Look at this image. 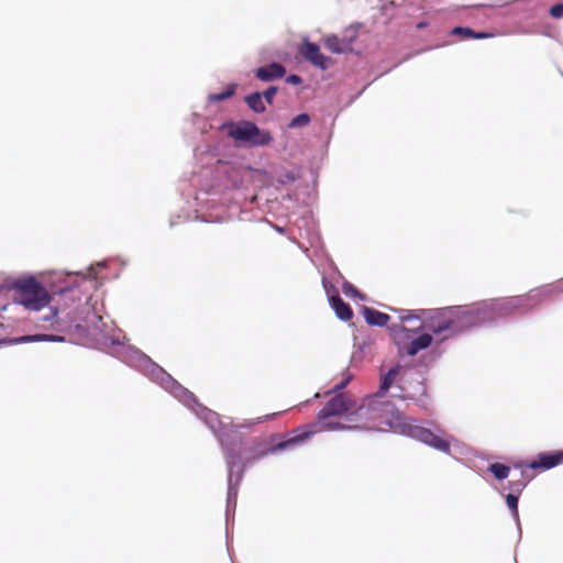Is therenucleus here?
<instances>
[{
    "label": "nucleus",
    "mask_w": 563,
    "mask_h": 563,
    "mask_svg": "<svg viewBox=\"0 0 563 563\" xmlns=\"http://www.w3.org/2000/svg\"><path fill=\"white\" fill-rule=\"evenodd\" d=\"M400 366L391 367L383 377L376 393L362 399V402L346 417L349 429L365 431L396 432L413 438L444 453H450V442L431 430L415 424L386 397V393L399 374Z\"/></svg>",
    "instance_id": "nucleus-1"
},
{
    "label": "nucleus",
    "mask_w": 563,
    "mask_h": 563,
    "mask_svg": "<svg viewBox=\"0 0 563 563\" xmlns=\"http://www.w3.org/2000/svg\"><path fill=\"white\" fill-rule=\"evenodd\" d=\"M353 379L352 373L346 369L341 374V380L336 383L329 393H335V395L324 405V407L318 412L317 416V429H306L299 432L298 434L289 438L286 441L279 442L273 445L269 450H264L258 454L253 456H246L242 463L241 472L244 468L253 463L254 461L267 455L268 452H275L279 450L287 449L297 443L303 442L309 439L312 434L322 430H342L346 427L335 420H332V417H341L347 415L355 409L354 399L345 394L339 393L343 388L347 386V384Z\"/></svg>",
    "instance_id": "nucleus-2"
},
{
    "label": "nucleus",
    "mask_w": 563,
    "mask_h": 563,
    "mask_svg": "<svg viewBox=\"0 0 563 563\" xmlns=\"http://www.w3.org/2000/svg\"><path fill=\"white\" fill-rule=\"evenodd\" d=\"M481 321V309L472 308L440 312L435 317L430 318L426 327L437 335L442 333L453 335L476 325Z\"/></svg>",
    "instance_id": "nucleus-3"
},
{
    "label": "nucleus",
    "mask_w": 563,
    "mask_h": 563,
    "mask_svg": "<svg viewBox=\"0 0 563 563\" xmlns=\"http://www.w3.org/2000/svg\"><path fill=\"white\" fill-rule=\"evenodd\" d=\"M11 287L16 292L18 302L26 310L40 311L52 301L46 288L32 276L14 280Z\"/></svg>",
    "instance_id": "nucleus-4"
},
{
    "label": "nucleus",
    "mask_w": 563,
    "mask_h": 563,
    "mask_svg": "<svg viewBox=\"0 0 563 563\" xmlns=\"http://www.w3.org/2000/svg\"><path fill=\"white\" fill-rule=\"evenodd\" d=\"M224 128L228 135L240 146H266L274 140L269 131L260 129L255 123L250 121L232 122Z\"/></svg>",
    "instance_id": "nucleus-5"
},
{
    "label": "nucleus",
    "mask_w": 563,
    "mask_h": 563,
    "mask_svg": "<svg viewBox=\"0 0 563 563\" xmlns=\"http://www.w3.org/2000/svg\"><path fill=\"white\" fill-rule=\"evenodd\" d=\"M551 296V289H534L525 296L511 297L505 302L509 310L532 309Z\"/></svg>",
    "instance_id": "nucleus-6"
},
{
    "label": "nucleus",
    "mask_w": 563,
    "mask_h": 563,
    "mask_svg": "<svg viewBox=\"0 0 563 563\" xmlns=\"http://www.w3.org/2000/svg\"><path fill=\"white\" fill-rule=\"evenodd\" d=\"M563 464V450L553 452H542L532 461L519 462L515 464L516 468H529L537 471H547Z\"/></svg>",
    "instance_id": "nucleus-7"
},
{
    "label": "nucleus",
    "mask_w": 563,
    "mask_h": 563,
    "mask_svg": "<svg viewBox=\"0 0 563 563\" xmlns=\"http://www.w3.org/2000/svg\"><path fill=\"white\" fill-rule=\"evenodd\" d=\"M356 37V30L349 29L345 32V35L340 38L336 35H329L324 38L325 47L334 54H343L347 52H352L353 49V41Z\"/></svg>",
    "instance_id": "nucleus-8"
},
{
    "label": "nucleus",
    "mask_w": 563,
    "mask_h": 563,
    "mask_svg": "<svg viewBox=\"0 0 563 563\" xmlns=\"http://www.w3.org/2000/svg\"><path fill=\"white\" fill-rule=\"evenodd\" d=\"M300 55L312 65L327 69L330 63V58L321 54L320 47L311 42L306 41L299 47Z\"/></svg>",
    "instance_id": "nucleus-9"
},
{
    "label": "nucleus",
    "mask_w": 563,
    "mask_h": 563,
    "mask_svg": "<svg viewBox=\"0 0 563 563\" xmlns=\"http://www.w3.org/2000/svg\"><path fill=\"white\" fill-rule=\"evenodd\" d=\"M412 321H415L417 324H413L411 330H418L423 325V323L419 317L413 316L412 313L408 312L407 314L400 317V322L393 323L388 329H389L391 335L395 339H397L398 336H400V334L409 331L406 323H410Z\"/></svg>",
    "instance_id": "nucleus-10"
},
{
    "label": "nucleus",
    "mask_w": 563,
    "mask_h": 563,
    "mask_svg": "<svg viewBox=\"0 0 563 563\" xmlns=\"http://www.w3.org/2000/svg\"><path fill=\"white\" fill-rule=\"evenodd\" d=\"M285 75V68L280 64L272 63L267 66L260 67L256 71L257 78L268 81L276 78H282Z\"/></svg>",
    "instance_id": "nucleus-11"
},
{
    "label": "nucleus",
    "mask_w": 563,
    "mask_h": 563,
    "mask_svg": "<svg viewBox=\"0 0 563 563\" xmlns=\"http://www.w3.org/2000/svg\"><path fill=\"white\" fill-rule=\"evenodd\" d=\"M330 303L339 319L343 321H349L352 319V308L346 302H344L339 295L331 296Z\"/></svg>",
    "instance_id": "nucleus-12"
},
{
    "label": "nucleus",
    "mask_w": 563,
    "mask_h": 563,
    "mask_svg": "<svg viewBox=\"0 0 563 563\" xmlns=\"http://www.w3.org/2000/svg\"><path fill=\"white\" fill-rule=\"evenodd\" d=\"M363 316L365 318V321L371 325H378L384 327L387 325L390 317L386 313H383L376 309L364 307L363 308Z\"/></svg>",
    "instance_id": "nucleus-13"
},
{
    "label": "nucleus",
    "mask_w": 563,
    "mask_h": 563,
    "mask_svg": "<svg viewBox=\"0 0 563 563\" xmlns=\"http://www.w3.org/2000/svg\"><path fill=\"white\" fill-rule=\"evenodd\" d=\"M432 343V336L429 333H423L413 339L407 346V354L410 356L416 355L419 351L427 349Z\"/></svg>",
    "instance_id": "nucleus-14"
},
{
    "label": "nucleus",
    "mask_w": 563,
    "mask_h": 563,
    "mask_svg": "<svg viewBox=\"0 0 563 563\" xmlns=\"http://www.w3.org/2000/svg\"><path fill=\"white\" fill-rule=\"evenodd\" d=\"M64 342V336L54 335V334H34V335H23L13 340L14 343H29V342Z\"/></svg>",
    "instance_id": "nucleus-15"
},
{
    "label": "nucleus",
    "mask_w": 563,
    "mask_h": 563,
    "mask_svg": "<svg viewBox=\"0 0 563 563\" xmlns=\"http://www.w3.org/2000/svg\"><path fill=\"white\" fill-rule=\"evenodd\" d=\"M156 378L159 384L167 390L175 393V389H181V386L163 368L155 369Z\"/></svg>",
    "instance_id": "nucleus-16"
},
{
    "label": "nucleus",
    "mask_w": 563,
    "mask_h": 563,
    "mask_svg": "<svg viewBox=\"0 0 563 563\" xmlns=\"http://www.w3.org/2000/svg\"><path fill=\"white\" fill-rule=\"evenodd\" d=\"M520 477L518 479H512L508 483V488L516 493L517 495H520L527 484L532 479V476L527 473V468H520Z\"/></svg>",
    "instance_id": "nucleus-17"
},
{
    "label": "nucleus",
    "mask_w": 563,
    "mask_h": 563,
    "mask_svg": "<svg viewBox=\"0 0 563 563\" xmlns=\"http://www.w3.org/2000/svg\"><path fill=\"white\" fill-rule=\"evenodd\" d=\"M488 470L499 481L506 479L510 473V467L501 463H493L488 466Z\"/></svg>",
    "instance_id": "nucleus-18"
},
{
    "label": "nucleus",
    "mask_w": 563,
    "mask_h": 563,
    "mask_svg": "<svg viewBox=\"0 0 563 563\" xmlns=\"http://www.w3.org/2000/svg\"><path fill=\"white\" fill-rule=\"evenodd\" d=\"M518 498H519V495H517L516 493H512V492L506 496V504H507L508 508L511 510L512 516L515 518L519 517Z\"/></svg>",
    "instance_id": "nucleus-19"
},
{
    "label": "nucleus",
    "mask_w": 563,
    "mask_h": 563,
    "mask_svg": "<svg viewBox=\"0 0 563 563\" xmlns=\"http://www.w3.org/2000/svg\"><path fill=\"white\" fill-rule=\"evenodd\" d=\"M310 121V118L308 114L306 113H301L297 117H295L290 123H289V128H300V126H305L309 123Z\"/></svg>",
    "instance_id": "nucleus-20"
},
{
    "label": "nucleus",
    "mask_w": 563,
    "mask_h": 563,
    "mask_svg": "<svg viewBox=\"0 0 563 563\" xmlns=\"http://www.w3.org/2000/svg\"><path fill=\"white\" fill-rule=\"evenodd\" d=\"M247 106H262V93L261 92H252L244 97Z\"/></svg>",
    "instance_id": "nucleus-21"
},
{
    "label": "nucleus",
    "mask_w": 563,
    "mask_h": 563,
    "mask_svg": "<svg viewBox=\"0 0 563 563\" xmlns=\"http://www.w3.org/2000/svg\"><path fill=\"white\" fill-rule=\"evenodd\" d=\"M342 291L344 292V295H346L347 297H357V296H361L358 289L356 287H354L351 283H344L343 286H342Z\"/></svg>",
    "instance_id": "nucleus-22"
},
{
    "label": "nucleus",
    "mask_w": 563,
    "mask_h": 563,
    "mask_svg": "<svg viewBox=\"0 0 563 563\" xmlns=\"http://www.w3.org/2000/svg\"><path fill=\"white\" fill-rule=\"evenodd\" d=\"M451 33L453 35H462L464 38H472L473 30L470 27L456 26Z\"/></svg>",
    "instance_id": "nucleus-23"
},
{
    "label": "nucleus",
    "mask_w": 563,
    "mask_h": 563,
    "mask_svg": "<svg viewBox=\"0 0 563 563\" xmlns=\"http://www.w3.org/2000/svg\"><path fill=\"white\" fill-rule=\"evenodd\" d=\"M276 91H277L276 87L271 86L264 92H261L262 93V99H265L268 104H272L273 103V98L276 95Z\"/></svg>",
    "instance_id": "nucleus-24"
},
{
    "label": "nucleus",
    "mask_w": 563,
    "mask_h": 563,
    "mask_svg": "<svg viewBox=\"0 0 563 563\" xmlns=\"http://www.w3.org/2000/svg\"><path fill=\"white\" fill-rule=\"evenodd\" d=\"M550 14L554 19L563 18V3L554 4L551 7Z\"/></svg>",
    "instance_id": "nucleus-25"
},
{
    "label": "nucleus",
    "mask_w": 563,
    "mask_h": 563,
    "mask_svg": "<svg viewBox=\"0 0 563 563\" xmlns=\"http://www.w3.org/2000/svg\"><path fill=\"white\" fill-rule=\"evenodd\" d=\"M240 457L235 454L229 453L227 455V464L229 466L230 473L233 471V468L239 464Z\"/></svg>",
    "instance_id": "nucleus-26"
},
{
    "label": "nucleus",
    "mask_w": 563,
    "mask_h": 563,
    "mask_svg": "<svg viewBox=\"0 0 563 563\" xmlns=\"http://www.w3.org/2000/svg\"><path fill=\"white\" fill-rule=\"evenodd\" d=\"M234 86L230 87L225 92L213 93V101H223L233 95Z\"/></svg>",
    "instance_id": "nucleus-27"
},
{
    "label": "nucleus",
    "mask_w": 563,
    "mask_h": 563,
    "mask_svg": "<svg viewBox=\"0 0 563 563\" xmlns=\"http://www.w3.org/2000/svg\"><path fill=\"white\" fill-rule=\"evenodd\" d=\"M58 314V308L57 307H51L49 308V314L43 317V320L44 321H51L53 319H55Z\"/></svg>",
    "instance_id": "nucleus-28"
},
{
    "label": "nucleus",
    "mask_w": 563,
    "mask_h": 563,
    "mask_svg": "<svg viewBox=\"0 0 563 563\" xmlns=\"http://www.w3.org/2000/svg\"><path fill=\"white\" fill-rule=\"evenodd\" d=\"M493 35L490 33H486V32H475L473 30V35H472V38H476V40H483V38H488V37H492Z\"/></svg>",
    "instance_id": "nucleus-29"
},
{
    "label": "nucleus",
    "mask_w": 563,
    "mask_h": 563,
    "mask_svg": "<svg viewBox=\"0 0 563 563\" xmlns=\"http://www.w3.org/2000/svg\"><path fill=\"white\" fill-rule=\"evenodd\" d=\"M288 81L292 84H299L301 81V78L297 75H291L288 77Z\"/></svg>",
    "instance_id": "nucleus-30"
},
{
    "label": "nucleus",
    "mask_w": 563,
    "mask_h": 563,
    "mask_svg": "<svg viewBox=\"0 0 563 563\" xmlns=\"http://www.w3.org/2000/svg\"><path fill=\"white\" fill-rule=\"evenodd\" d=\"M277 415H278V412H275V413H272V415H266L264 418H258L257 421L258 422L266 421L268 419H273Z\"/></svg>",
    "instance_id": "nucleus-31"
},
{
    "label": "nucleus",
    "mask_w": 563,
    "mask_h": 563,
    "mask_svg": "<svg viewBox=\"0 0 563 563\" xmlns=\"http://www.w3.org/2000/svg\"><path fill=\"white\" fill-rule=\"evenodd\" d=\"M253 109H254L256 112L262 113V112H264V110H265L266 108L261 107V108H253Z\"/></svg>",
    "instance_id": "nucleus-32"
},
{
    "label": "nucleus",
    "mask_w": 563,
    "mask_h": 563,
    "mask_svg": "<svg viewBox=\"0 0 563 563\" xmlns=\"http://www.w3.org/2000/svg\"><path fill=\"white\" fill-rule=\"evenodd\" d=\"M68 292H71L70 289H66V290H63L62 294H68Z\"/></svg>",
    "instance_id": "nucleus-33"
},
{
    "label": "nucleus",
    "mask_w": 563,
    "mask_h": 563,
    "mask_svg": "<svg viewBox=\"0 0 563 563\" xmlns=\"http://www.w3.org/2000/svg\"><path fill=\"white\" fill-rule=\"evenodd\" d=\"M423 26H426V24H424V23H419V24H418V27H423Z\"/></svg>",
    "instance_id": "nucleus-34"
},
{
    "label": "nucleus",
    "mask_w": 563,
    "mask_h": 563,
    "mask_svg": "<svg viewBox=\"0 0 563 563\" xmlns=\"http://www.w3.org/2000/svg\"><path fill=\"white\" fill-rule=\"evenodd\" d=\"M180 390L183 391V394H186V390H183V388Z\"/></svg>",
    "instance_id": "nucleus-35"
}]
</instances>
